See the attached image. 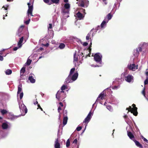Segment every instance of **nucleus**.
I'll return each mask as SVG.
<instances>
[{
    "label": "nucleus",
    "instance_id": "nucleus-1",
    "mask_svg": "<svg viewBox=\"0 0 148 148\" xmlns=\"http://www.w3.org/2000/svg\"><path fill=\"white\" fill-rule=\"evenodd\" d=\"M66 97V94L62 91H58L56 95V98L58 101H61Z\"/></svg>",
    "mask_w": 148,
    "mask_h": 148
},
{
    "label": "nucleus",
    "instance_id": "nucleus-2",
    "mask_svg": "<svg viewBox=\"0 0 148 148\" xmlns=\"http://www.w3.org/2000/svg\"><path fill=\"white\" fill-rule=\"evenodd\" d=\"M100 53H95L94 56V60L97 62L100 63L101 62L102 56L100 55Z\"/></svg>",
    "mask_w": 148,
    "mask_h": 148
},
{
    "label": "nucleus",
    "instance_id": "nucleus-3",
    "mask_svg": "<svg viewBox=\"0 0 148 148\" xmlns=\"http://www.w3.org/2000/svg\"><path fill=\"white\" fill-rule=\"evenodd\" d=\"M132 106L133 107L132 110H129V112H130L132 113H133L134 116H136L138 114L137 111L138 108L136 107V105L134 104H133Z\"/></svg>",
    "mask_w": 148,
    "mask_h": 148
},
{
    "label": "nucleus",
    "instance_id": "nucleus-4",
    "mask_svg": "<svg viewBox=\"0 0 148 148\" xmlns=\"http://www.w3.org/2000/svg\"><path fill=\"white\" fill-rule=\"evenodd\" d=\"M27 4L28 7V9L27 11L28 15L30 14L31 16H33V15L32 14L33 8V5H31V4L29 3H28Z\"/></svg>",
    "mask_w": 148,
    "mask_h": 148
},
{
    "label": "nucleus",
    "instance_id": "nucleus-5",
    "mask_svg": "<svg viewBox=\"0 0 148 148\" xmlns=\"http://www.w3.org/2000/svg\"><path fill=\"white\" fill-rule=\"evenodd\" d=\"M19 108L21 110H22V111H23L24 110L25 114L27 112V109L26 106L23 103L20 105Z\"/></svg>",
    "mask_w": 148,
    "mask_h": 148
},
{
    "label": "nucleus",
    "instance_id": "nucleus-6",
    "mask_svg": "<svg viewBox=\"0 0 148 148\" xmlns=\"http://www.w3.org/2000/svg\"><path fill=\"white\" fill-rule=\"evenodd\" d=\"M136 66L135 64H130L128 65L127 68L130 70L135 71L136 68Z\"/></svg>",
    "mask_w": 148,
    "mask_h": 148
},
{
    "label": "nucleus",
    "instance_id": "nucleus-7",
    "mask_svg": "<svg viewBox=\"0 0 148 148\" xmlns=\"http://www.w3.org/2000/svg\"><path fill=\"white\" fill-rule=\"evenodd\" d=\"M76 15L77 17L79 20L83 19V18L84 17V15H83L79 11H78L77 12V13L76 14Z\"/></svg>",
    "mask_w": 148,
    "mask_h": 148
},
{
    "label": "nucleus",
    "instance_id": "nucleus-8",
    "mask_svg": "<svg viewBox=\"0 0 148 148\" xmlns=\"http://www.w3.org/2000/svg\"><path fill=\"white\" fill-rule=\"evenodd\" d=\"M127 134L129 138L132 140H133L134 139V136L131 132L127 131Z\"/></svg>",
    "mask_w": 148,
    "mask_h": 148
},
{
    "label": "nucleus",
    "instance_id": "nucleus-9",
    "mask_svg": "<svg viewBox=\"0 0 148 148\" xmlns=\"http://www.w3.org/2000/svg\"><path fill=\"white\" fill-rule=\"evenodd\" d=\"M78 73L77 72L75 73L71 77V79L72 81H75L77 78L78 76Z\"/></svg>",
    "mask_w": 148,
    "mask_h": 148
},
{
    "label": "nucleus",
    "instance_id": "nucleus-10",
    "mask_svg": "<svg viewBox=\"0 0 148 148\" xmlns=\"http://www.w3.org/2000/svg\"><path fill=\"white\" fill-rule=\"evenodd\" d=\"M72 82L73 81L71 79V76L69 75L67 77L66 79L65 82L66 84H68Z\"/></svg>",
    "mask_w": 148,
    "mask_h": 148
},
{
    "label": "nucleus",
    "instance_id": "nucleus-11",
    "mask_svg": "<svg viewBox=\"0 0 148 148\" xmlns=\"http://www.w3.org/2000/svg\"><path fill=\"white\" fill-rule=\"evenodd\" d=\"M132 78L133 77L132 75H129L125 77V79L127 82H130Z\"/></svg>",
    "mask_w": 148,
    "mask_h": 148
},
{
    "label": "nucleus",
    "instance_id": "nucleus-12",
    "mask_svg": "<svg viewBox=\"0 0 148 148\" xmlns=\"http://www.w3.org/2000/svg\"><path fill=\"white\" fill-rule=\"evenodd\" d=\"M54 146L55 148H60V144L58 142V138L56 139L55 142Z\"/></svg>",
    "mask_w": 148,
    "mask_h": 148
},
{
    "label": "nucleus",
    "instance_id": "nucleus-13",
    "mask_svg": "<svg viewBox=\"0 0 148 148\" xmlns=\"http://www.w3.org/2000/svg\"><path fill=\"white\" fill-rule=\"evenodd\" d=\"M133 141L134 142L136 145L139 148H142V145L140 144L138 141H137L135 139L133 140Z\"/></svg>",
    "mask_w": 148,
    "mask_h": 148
},
{
    "label": "nucleus",
    "instance_id": "nucleus-14",
    "mask_svg": "<svg viewBox=\"0 0 148 148\" xmlns=\"http://www.w3.org/2000/svg\"><path fill=\"white\" fill-rule=\"evenodd\" d=\"M23 39H24L23 37H23H21L20 38L19 42H18V47H21L22 43L23 42Z\"/></svg>",
    "mask_w": 148,
    "mask_h": 148
},
{
    "label": "nucleus",
    "instance_id": "nucleus-15",
    "mask_svg": "<svg viewBox=\"0 0 148 148\" xmlns=\"http://www.w3.org/2000/svg\"><path fill=\"white\" fill-rule=\"evenodd\" d=\"M22 90V85L20 84L18 86V90L17 91V94H20Z\"/></svg>",
    "mask_w": 148,
    "mask_h": 148
},
{
    "label": "nucleus",
    "instance_id": "nucleus-16",
    "mask_svg": "<svg viewBox=\"0 0 148 148\" xmlns=\"http://www.w3.org/2000/svg\"><path fill=\"white\" fill-rule=\"evenodd\" d=\"M67 120L68 117L67 116L64 117L63 121V124L64 125L66 124Z\"/></svg>",
    "mask_w": 148,
    "mask_h": 148
},
{
    "label": "nucleus",
    "instance_id": "nucleus-17",
    "mask_svg": "<svg viewBox=\"0 0 148 148\" xmlns=\"http://www.w3.org/2000/svg\"><path fill=\"white\" fill-rule=\"evenodd\" d=\"M74 59L73 62H77L78 61V56L76 55V53H75L74 55Z\"/></svg>",
    "mask_w": 148,
    "mask_h": 148
},
{
    "label": "nucleus",
    "instance_id": "nucleus-18",
    "mask_svg": "<svg viewBox=\"0 0 148 148\" xmlns=\"http://www.w3.org/2000/svg\"><path fill=\"white\" fill-rule=\"evenodd\" d=\"M104 93L103 92H102L99 95V97H98L97 99H98V98H100L101 99L103 100V97H104Z\"/></svg>",
    "mask_w": 148,
    "mask_h": 148
},
{
    "label": "nucleus",
    "instance_id": "nucleus-19",
    "mask_svg": "<svg viewBox=\"0 0 148 148\" xmlns=\"http://www.w3.org/2000/svg\"><path fill=\"white\" fill-rule=\"evenodd\" d=\"M29 80L32 83H34L35 82V80L33 78L32 76H29Z\"/></svg>",
    "mask_w": 148,
    "mask_h": 148
},
{
    "label": "nucleus",
    "instance_id": "nucleus-20",
    "mask_svg": "<svg viewBox=\"0 0 148 148\" xmlns=\"http://www.w3.org/2000/svg\"><path fill=\"white\" fill-rule=\"evenodd\" d=\"M8 125L6 123H3L2 125V128L3 129H5L8 128Z\"/></svg>",
    "mask_w": 148,
    "mask_h": 148
},
{
    "label": "nucleus",
    "instance_id": "nucleus-21",
    "mask_svg": "<svg viewBox=\"0 0 148 148\" xmlns=\"http://www.w3.org/2000/svg\"><path fill=\"white\" fill-rule=\"evenodd\" d=\"M25 71V68L23 67L20 71V75H21V77L22 76V75H23Z\"/></svg>",
    "mask_w": 148,
    "mask_h": 148
},
{
    "label": "nucleus",
    "instance_id": "nucleus-22",
    "mask_svg": "<svg viewBox=\"0 0 148 148\" xmlns=\"http://www.w3.org/2000/svg\"><path fill=\"white\" fill-rule=\"evenodd\" d=\"M67 88V86L64 85H63L62 86L61 88V91H63V92H64V90H65V89Z\"/></svg>",
    "mask_w": 148,
    "mask_h": 148
},
{
    "label": "nucleus",
    "instance_id": "nucleus-23",
    "mask_svg": "<svg viewBox=\"0 0 148 148\" xmlns=\"http://www.w3.org/2000/svg\"><path fill=\"white\" fill-rule=\"evenodd\" d=\"M64 7L66 9H69L70 8V5L69 3H66L64 5Z\"/></svg>",
    "mask_w": 148,
    "mask_h": 148
},
{
    "label": "nucleus",
    "instance_id": "nucleus-24",
    "mask_svg": "<svg viewBox=\"0 0 148 148\" xmlns=\"http://www.w3.org/2000/svg\"><path fill=\"white\" fill-rule=\"evenodd\" d=\"M12 73V70L11 69H8L5 71V73L6 75H9L11 74Z\"/></svg>",
    "mask_w": 148,
    "mask_h": 148
},
{
    "label": "nucleus",
    "instance_id": "nucleus-25",
    "mask_svg": "<svg viewBox=\"0 0 148 148\" xmlns=\"http://www.w3.org/2000/svg\"><path fill=\"white\" fill-rule=\"evenodd\" d=\"M65 45L64 43H61L60 44L58 47L60 49H63L65 47Z\"/></svg>",
    "mask_w": 148,
    "mask_h": 148
},
{
    "label": "nucleus",
    "instance_id": "nucleus-26",
    "mask_svg": "<svg viewBox=\"0 0 148 148\" xmlns=\"http://www.w3.org/2000/svg\"><path fill=\"white\" fill-rule=\"evenodd\" d=\"M90 119L87 116L85 119L84 121H83L84 123H88L90 120Z\"/></svg>",
    "mask_w": 148,
    "mask_h": 148
},
{
    "label": "nucleus",
    "instance_id": "nucleus-27",
    "mask_svg": "<svg viewBox=\"0 0 148 148\" xmlns=\"http://www.w3.org/2000/svg\"><path fill=\"white\" fill-rule=\"evenodd\" d=\"M112 15L110 13L108 14L107 16V17L108 18V20H109L111 19Z\"/></svg>",
    "mask_w": 148,
    "mask_h": 148
},
{
    "label": "nucleus",
    "instance_id": "nucleus-28",
    "mask_svg": "<svg viewBox=\"0 0 148 148\" xmlns=\"http://www.w3.org/2000/svg\"><path fill=\"white\" fill-rule=\"evenodd\" d=\"M1 113L3 115H4L7 113L8 111L6 110L3 109L1 110Z\"/></svg>",
    "mask_w": 148,
    "mask_h": 148
},
{
    "label": "nucleus",
    "instance_id": "nucleus-29",
    "mask_svg": "<svg viewBox=\"0 0 148 148\" xmlns=\"http://www.w3.org/2000/svg\"><path fill=\"white\" fill-rule=\"evenodd\" d=\"M79 6L82 7H84V4L83 1H81L79 3Z\"/></svg>",
    "mask_w": 148,
    "mask_h": 148
},
{
    "label": "nucleus",
    "instance_id": "nucleus-30",
    "mask_svg": "<svg viewBox=\"0 0 148 148\" xmlns=\"http://www.w3.org/2000/svg\"><path fill=\"white\" fill-rule=\"evenodd\" d=\"M75 70V68H73L71 69L69 75L71 76V75L74 73Z\"/></svg>",
    "mask_w": 148,
    "mask_h": 148
},
{
    "label": "nucleus",
    "instance_id": "nucleus-31",
    "mask_svg": "<svg viewBox=\"0 0 148 148\" xmlns=\"http://www.w3.org/2000/svg\"><path fill=\"white\" fill-rule=\"evenodd\" d=\"M44 2L48 5H50L52 4V2L49 0H43Z\"/></svg>",
    "mask_w": 148,
    "mask_h": 148
},
{
    "label": "nucleus",
    "instance_id": "nucleus-32",
    "mask_svg": "<svg viewBox=\"0 0 148 148\" xmlns=\"http://www.w3.org/2000/svg\"><path fill=\"white\" fill-rule=\"evenodd\" d=\"M91 35V33H88L87 35V36L86 37V39L87 40H88L89 39H90V37Z\"/></svg>",
    "mask_w": 148,
    "mask_h": 148
},
{
    "label": "nucleus",
    "instance_id": "nucleus-33",
    "mask_svg": "<svg viewBox=\"0 0 148 148\" xmlns=\"http://www.w3.org/2000/svg\"><path fill=\"white\" fill-rule=\"evenodd\" d=\"M70 145V142L69 139H68L66 142V146L67 147H69Z\"/></svg>",
    "mask_w": 148,
    "mask_h": 148
},
{
    "label": "nucleus",
    "instance_id": "nucleus-34",
    "mask_svg": "<svg viewBox=\"0 0 148 148\" xmlns=\"http://www.w3.org/2000/svg\"><path fill=\"white\" fill-rule=\"evenodd\" d=\"M60 0H51V1L52 3H55L57 4L59 3Z\"/></svg>",
    "mask_w": 148,
    "mask_h": 148
},
{
    "label": "nucleus",
    "instance_id": "nucleus-35",
    "mask_svg": "<svg viewBox=\"0 0 148 148\" xmlns=\"http://www.w3.org/2000/svg\"><path fill=\"white\" fill-rule=\"evenodd\" d=\"M32 60H30V59H28L27 60L26 64L27 65H29L30 64Z\"/></svg>",
    "mask_w": 148,
    "mask_h": 148
},
{
    "label": "nucleus",
    "instance_id": "nucleus-36",
    "mask_svg": "<svg viewBox=\"0 0 148 148\" xmlns=\"http://www.w3.org/2000/svg\"><path fill=\"white\" fill-rule=\"evenodd\" d=\"M106 21L104 20L102 21L101 25V28L103 27L104 25L106 24Z\"/></svg>",
    "mask_w": 148,
    "mask_h": 148
},
{
    "label": "nucleus",
    "instance_id": "nucleus-37",
    "mask_svg": "<svg viewBox=\"0 0 148 148\" xmlns=\"http://www.w3.org/2000/svg\"><path fill=\"white\" fill-rule=\"evenodd\" d=\"M106 108L109 110L111 111L112 110V108L110 106H107Z\"/></svg>",
    "mask_w": 148,
    "mask_h": 148
},
{
    "label": "nucleus",
    "instance_id": "nucleus-38",
    "mask_svg": "<svg viewBox=\"0 0 148 148\" xmlns=\"http://www.w3.org/2000/svg\"><path fill=\"white\" fill-rule=\"evenodd\" d=\"M22 76L21 77V75H20L21 79H25L26 78V76L25 75H22Z\"/></svg>",
    "mask_w": 148,
    "mask_h": 148
},
{
    "label": "nucleus",
    "instance_id": "nucleus-39",
    "mask_svg": "<svg viewBox=\"0 0 148 148\" xmlns=\"http://www.w3.org/2000/svg\"><path fill=\"white\" fill-rule=\"evenodd\" d=\"M91 115H92V113L91 112H90L88 114L87 116L88 117L90 118L91 119Z\"/></svg>",
    "mask_w": 148,
    "mask_h": 148
},
{
    "label": "nucleus",
    "instance_id": "nucleus-40",
    "mask_svg": "<svg viewBox=\"0 0 148 148\" xmlns=\"http://www.w3.org/2000/svg\"><path fill=\"white\" fill-rule=\"evenodd\" d=\"M148 84V79L146 78L144 81V84L147 85Z\"/></svg>",
    "mask_w": 148,
    "mask_h": 148
},
{
    "label": "nucleus",
    "instance_id": "nucleus-41",
    "mask_svg": "<svg viewBox=\"0 0 148 148\" xmlns=\"http://www.w3.org/2000/svg\"><path fill=\"white\" fill-rule=\"evenodd\" d=\"M142 94L144 95V96H145V88H144V89L142 91Z\"/></svg>",
    "mask_w": 148,
    "mask_h": 148
},
{
    "label": "nucleus",
    "instance_id": "nucleus-42",
    "mask_svg": "<svg viewBox=\"0 0 148 148\" xmlns=\"http://www.w3.org/2000/svg\"><path fill=\"white\" fill-rule=\"evenodd\" d=\"M82 129V127L81 126L77 127L76 128V130L77 131H80Z\"/></svg>",
    "mask_w": 148,
    "mask_h": 148
},
{
    "label": "nucleus",
    "instance_id": "nucleus-43",
    "mask_svg": "<svg viewBox=\"0 0 148 148\" xmlns=\"http://www.w3.org/2000/svg\"><path fill=\"white\" fill-rule=\"evenodd\" d=\"M20 99H21L23 97V92H21V93H20Z\"/></svg>",
    "mask_w": 148,
    "mask_h": 148
},
{
    "label": "nucleus",
    "instance_id": "nucleus-44",
    "mask_svg": "<svg viewBox=\"0 0 148 148\" xmlns=\"http://www.w3.org/2000/svg\"><path fill=\"white\" fill-rule=\"evenodd\" d=\"M141 138L142 139H143L144 141L146 142H148V140L145 138H144L143 136H142L141 137Z\"/></svg>",
    "mask_w": 148,
    "mask_h": 148
},
{
    "label": "nucleus",
    "instance_id": "nucleus-45",
    "mask_svg": "<svg viewBox=\"0 0 148 148\" xmlns=\"http://www.w3.org/2000/svg\"><path fill=\"white\" fill-rule=\"evenodd\" d=\"M49 26L48 28V30H49V29H51L52 28V24H51L50 23L49 24Z\"/></svg>",
    "mask_w": 148,
    "mask_h": 148
},
{
    "label": "nucleus",
    "instance_id": "nucleus-46",
    "mask_svg": "<svg viewBox=\"0 0 148 148\" xmlns=\"http://www.w3.org/2000/svg\"><path fill=\"white\" fill-rule=\"evenodd\" d=\"M30 21V19H29L28 20H27L25 22V23L26 24V25H28L29 24V21Z\"/></svg>",
    "mask_w": 148,
    "mask_h": 148
},
{
    "label": "nucleus",
    "instance_id": "nucleus-47",
    "mask_svg": "<svg viewBox=\"0 0 148 148\" xmlns=\"http://www.w3.org/2000/svg\"><path fill=\"white\" fill-rule=\"evenodd\" d=\"M6 8L4 6H3L2 8H4V9L6 10H8V8L9 7V5H6Z\"/></svg>",
    "mask_w": 148,
    "mask_h": 148
},
{
    "label": "nucleus",
    "instance_id": "nucleus-48",
    "mask_svg": "<svg viewBox=\"0 0 148 148\" xmlns=\"http://www.w3.org/2000/svg\"><path fill=\"white\" fill-rule=\"evenodd\" d=\"M42 45L43 46H45L46 47H48L49 46V44L48 43H47L45 44H42Z\"/></svg>",
    "mask_w": 148,
    "mask_h": 148
},
{
    "label": "nucleus",
    "instance_id": "nucleus-49",
    "mask_svg": "<svg viewBox=\"0 0 148 148\" xmlns=\"http://www.w3.org/2000/svg\"><path fill=\"white\" fill-rule=\"evenodd\" d=\"M91 48H90L89 49V53L88 54V55H87V56H89V57H90V55L91 54Z\"/></svg>",
    "mask_w": 148,
    "mask_h": 148
},
{
    "label": "nucleus",
    "instance_id": "nucleus-50",
    "mask_svg": "<svg viewBox=\"0 0 148 148\" xmlns=\"http://www.w3.org/2000/svg\"><path fill=\"white\" fill-rule=\"evenodd\" d=\"M77 140L76 139H75L73 141V143L77 144Z\"/></svg>",
    "mask_w": 148,
    "mask_h": 148
},
{
    "label": "nucleus",
    "instance_id": "nucleus-51",
    "mask_svg": "<svg viewBox=\"0 0 148 148\" xmlns=\"http://www.w3.org/2000/svg\"><path fill=\"white\" fill-rule=\"evenodd\" d=\"M88 43H87V42H85L83 43V45L84 46H87L88 45Z\"/></svg>",
    "mask_w": 148,
    "mask_h": 148
},
{
    "label": "nucleus",
    "instance_id": "nucleus-52",
    "mask_svg": "<svg viewBox=\"0 0 148 148\" xmlns=\"http://www.w3.org/2000/svg\"><path fill=\"white\" fill-rule=\"evenodd\" d=\"M19 48V47H15L13 48V50L14 51H16Z\"/></svg>",
    "mask_w": 148,
    "mask_h": 148
},
{
    "label": "nucleus",
    "instance_id": "nucleus-53",
    "mask_svg": "<svg viewBox=\"0 0 148 148\" xmlns=\"http://www.w3.org/2000/svg\"><path fill=\"white\" fill-rule=\"evenodd\" d=\"M81 10H82L81 11V12H84V15H85V14H86V13L85 12V9H83V8H82L81 9Z\"/></svg>",
    "mask_w": 148,
    "mask_h": 148
},
{
    "label": "nucleus",
    "instance_id": "nucleus-54",
    "mask_svg": "<svg viewBox=\"0 0 148 148\" xmlns=\"http://www.w3.org/2000/svg\"><path fill=\"white\" fill-rule=\"evenodd\" d=\"M61 110V108L60 106H59L58 108V112H60V110Z\"/></svg>",
    "mask_w": 148,
    "mask_h": 148
},
{
    "label": "nucleus",
    "instance_id": "nucleus-55",
    "mask_svg": "<svg viewBox=\"0 0 148 148\" xmlns=\"http://www.w3.org/2000/svg\"><path fill=\"white\" fill-rule=\"evenodd\" d=\"M118 86H114L113 87L112 89H117L118 88Z\"/></svg>",
    "mask_w": 148,
    "mask_h": 148
},
{
    "label": "nucleus",
    "instance_id": "nucleus-56",
    "mask_svg": "<svg viewBox=\"0 0 148 148\" xmlns=\"http://www.w3.org/2000/svg\"><path fill=\"white\" fill-rule=\"evenodd\" d=\"M3 56L0 55V60L1 61H3Z\"/></svg>",
    "mask_w": 148,
    "mask_h": 148
},
{
    "label": "nucleus",
    "instance_id": "nucleus-57",
    "mask_svg": "<svg viewBox=\"0 0 148 148\" xmlns=\"http://www.w3.org/2000/svg\"><path fill=\"white\" fill-rule=\"evenodd\" d=\"M123 117L125 119H126L128 118V117L126 115H124L123 116Z\"/></svg>",
    "mask_w": 148,
    "mask_h": 148
},
{
    "label": "nucleus",
    "instance_id": "nucleus-58",
    "mask_svg": "<svg viewBox=\"0 0 148 148\" xmlns=\"http://www.w3.org/2000/svg\"><path fill=\"white\" fill-rule=\"evenodd\" d=\"M138 49L139 51H142V49L141 47H139Z\"/></svg>",
    "mask_w": 148,
    "mask_h": 148
},
{
    "label": "nucleus",
    "instance_id": "nucleus-59",
    "mask_svg": "<svg viewBox=\"0 0 148 148\" xmlns=\"http://www.w3.org/2000/svg\"><path fill=\"white\" fill-rule=\"evenodd\" d=\"M128 108H129V110L128 111V112H129V110H132V108L131 106H129V107Z\"/></svg>",
    "mask_w": 148,
    "mask_h": 148
},
{
    "label": "nucleus",
    "instance_id": "nucleus-60",
    "mask_svg": "<svg viewBox=\"0 0 148 148\" xmlns=\"http://www.w3.org/2000/svg\"><path fill=\"white\" fill-rule=\"evenodd\" d=\"M59 104L60 105V106L62 107H63V105L62 103L61 102H60L59 103Z\"/></svg>",
    "mask_w": 148,
    "mask_h": 148
},
{
    "label": "nucleus",
    "instance_id": "nucleus-61",
    "mask_svg": "<svg viewBox=\"0 0 148 148\" xmlns=\"http://www.w3.org/2000/svg\"><path fill=\"white\" fill-rule=\"evenodd\" d=\"M63 12L65 13H67L68 12H67V11H65V9H64L63 10Z\"/></svg>",
    "mask_w": 148,
    "mask_h": 148
},
{
    "label": "nucleus",
    "instance_id": "nucleus-62",
    "mask_svg": "<svg viewBox=\"0 0 148 148\" xmlns=\"http://www.w3.org/2000/svg\"><path fill=\"white\" fill-rule=\"evenodd\" d=\"M146 74L147 76L146 78L148 79V72H146Z\"/></svg>",
    "mask_w": 148,
    "mask_h": 148
},
{
    "label": "nucleus",
    "instance_id": "nucleus-63",
    "mask_svg": "<svg viewBox=\"0 0 148 148\" xmlns=\"http://www.w3.org/2000/svg\"><path fill=\"white\" fill-rule=\"evenodd\" d=\"M65 3H67L68 2V0H64Z\"/></svg>",
    "mask_w": 148,
    "mask_h": 148
},
{
    "label": "nucleus",
    "instance_id": "nucleus-64",
    "mask_svg": "<svg viewBox=\"0 0 148 148\" xmlns=\"http://www.w3.org/2000/svg\"><path fill=\"white\" fill-rule=\"evenodd\" d=\"M34 103V104L35 105H36V104H38V102L36 101Z\"/></svg>",
    "mask_w": 148,
    "mask_h": 148
}]
</instances>
